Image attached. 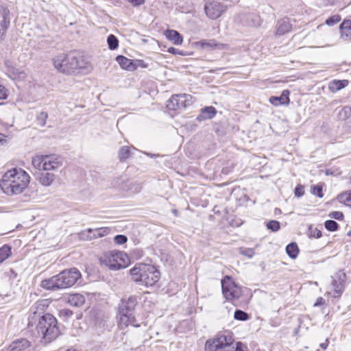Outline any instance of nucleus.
Wrapping results in <instances>:
<instances>
[{
	"label": "nucleus",
	"instance_id": "1",
	"mask_svg": "<svg viewBox=\"0 0 351 351\" xmlns=\"http://www.w3.org/2000/svg\"><path fill=\"white\" fill-rule=\"evenodd\" d=\"M30 176L22 169L7 171L0 180V188L8 195L21 194L28 186Z\"/></svg>",
	"mask_w": 351,
	"mask_h": 351
},
{
	"label": "nucleus",
	"instance_id": "2",
	"mask_svg": "<svg viewBox=\"0 0 351 351\" xmlns=\"http://www.w3.org/2000/svg\"><path fill=\"white\" fill-rule=\"evenodd\" d=\"M137 304L136 297L131 295L128 298L121 300L118 308V326L120 329H125L129 326L134 328L146 326L145 318L139 315H134V311Z\"/></svg>",
	"mask_w": 351,
	"mask_h": 351
},
{
	"label": "nucleus",
	"instance_id": "3",
	"mask_svg": "<svg viewBox=\"0 0 351 351\" xmlns=\"http://www.w3.org/2000/svg\"><path fill=\"white\" fill-rule=\"evenodd\" d=\"M132 281L145 287L154 286L160 279V271L154 265L144 263L136 264L130 270Z\"/></svg>",
	"mask_w": 351,
	"mask_h": 351
},
{
	"label": "nucleus",
	"instance_id": "4",
	"mask_svg": "<svg viewBox=\"0 0 351 351\" xmlns=\"http://www.w3.org/2000/svg\"><path fill=\"white\" fill-rule=\"evenodd\" d=\"M36 330L45 343L56 339L60 334L57 319L49 313L43 315L40 318L36 326Z\"/></svg>",
	"mask_w": 351,
	"mask_h": 351
},
{
	"label": "nucleus",
	"instance_id": "5",
	"mask_svg": "<svg viewBox=\"0 0 351 351\" xmlns=\"http://www.w3.org/2000/svg\"><path fill=\"white\" fill-rule=\"evenodd\" d=\"M69 60H70L69 69L72 75H86L93 69L90 62V57L83 51H72L69 52Z\"/></svg>",
	"mask_w": 351,
	"mask_h": 351
},
{
	"label": "nucleus",
	"instance_id": "6",
	"mask_svg": "<svg viewBox=\"0 0 351 351\" xmlns=\"http://www.w3.org/2000/svg\"><path fill=\"white\" fill-rule=\"evenodd\" d=\"M99 261L111 270L125 268L130 263V258L125 252L115 250L103 253Z\"/></svg>",
	"mask_w": 351,
	"mask_h": 351
},
{
	"label": "nucleus",
	"instance_id": "7",
	"mask_svg": "<svg viewBox=\"0 0 351 351\" xmlns=\"http://www.w3.org/2000/svg\"><path fill=\"white\" fill-rule=\"evenodd\" d=\"M34 168L44 171L56 170L62 165V159L57 155H37L32 158Z\"/></svg>",
	"mask_w": 351,
	"mask_h": 351
},
{
	"label": "nucleus",
	"instance_id": "8",
	"mask_svg": "<svg viewBox=\"0 0 351 351\" xmlns=\"http://www.w3.org/2000/svg\"><path fill=\"white\" fill-rule=\"evenodd\" d=\"M234 339L228 331L219 334L213 340H208L205 345V351H233Z\"/></svg>",
	"mask_w": 351,
	"mask_h": 351
},
{
	"label": "nucleus",
	"instance_id": "9",
	"mask_svg": "<svg viewBox=\"0 0 351 351\" xmlns=\"http://www.w3.org/2000/svg\"><path fill=\"white\" fill-rule=\"evenodd\" d=\"M195 101L193 97L189 94H177L172 95L167 102V108L169 110H178L186 108Z\"/></svg>",
	"mask_w": 351,
	"mask_h": 351
},
{
	"label": "nucleus",
	"instance_id": "10",
	"mask_svg": "<svg viewBox=\"0 0 351 351\" xmlns=\"http://www.w3.org/2000/svg\"><path fill=\"white\" fill-rule=\"evenodd\" d=\"M222 293L226 300L238 299L242 294L241 287L237 285L230 276H226L221 280Z\"/></svg>",
	"mask_w": 351,
	"mask_h": 351
},
{
	"label": "nucleus",
	"instance_id": "11",
	"mask_svg": "<svg viewBox=\"0 0 351 351\" xmlns=\"http://www.w3.org/2000/svg\"><path fill=\"white\" fill-rule=\"evenodd\" d=\"M57 276L60 289H66L75 285L80 278L81 274L76 268L65 269Z\"/></svg>",
	"mask_w": 351,
	"mask_h": 351
},
{
	"label": "nucleus",
	"instance_id": "12",
	"mask_svg": "<svg viewBox=\"0 0 351 351\" xmlns=\"http://www.w3.org/2000/svg\"><path fill=\"white\" fill-rule=\"evenodd\" d=\"M296 21L294 19L285 17L278 20L276 25V36H283L292 31L293 29L300 27L301 25H296Z\"/></svg>",
	"mask_w": 351,
	"mask_h": 351
},
{
	"label": "nucleus",
	"instance_id": "13",
	"mask_svg": "<svg viewBox=\"0 0 351 351\" xmlns=\"http://www.w3.org/2000/svg\"><path fill=\"white\" fill-rule=\"evenodd\" d=\"M53 64L55 69L60 73L72 75V71L69 69L70 60H69V53L58 54L53 58Z\"/></svg>",
	"mask_w": 351,
	"mask_h": 351
},
{
	"label": "nucleus",
	"instance_id": "14",
	"mask_svg": "<svg viewBox=\"0 0 351 351\" xmlns=\"http://www.w3.org/2000/svg\"><path fill=\"white\" fill-rule=\"evenodd\" d=\"M110 232V228L108 227L88 228L80 232L79 236L83 240H93L108 235Z\"/></svg>",
	"mask_w": 351,
	"mask_h": 351
},
{
	"label": "nucleus",
	"instance_id": "15",
	"mask_svg": "<svg viewBox=\"0 0 351 351\" xmlns=\"http://www.w3.org/2000/svg\"><path fill=\"white\" fill-rule=\"evenodd\" d=\"M225 10V6L217 1L208 2L204 5L205 13L211 19L219 18Z\"/></svg>",
	"mask_w": 351,
	"mask_h": 351
},
{
	"label": "nucleus",
	"instance_id": "16",
	"mask_svg": "<svg viewBox=\"0 0 351 351\" xmlns=\"http://www.w3.org/2000/svg\"><path fill=\"white\" fill-rule=\"evenodd\" d=\"M5 73L10 79L13 80L23 81L26 78L27 74L24 70L21 68L16 67L10 60H6L5 62Z\"/></svg>",
	"mask_w": 351,
	"mask_h": 351
},
{
	"label": "nucleus",
	"instance_id": "17",
	"mask_svg": "<svg viewBox=\"0 0 351 351\" xmlns=\"http://www.w3.org/2000/svg\"><path fill=\"white\" fill-rule=\"evenodd\" d=\"M10 11L3 5H0V41H1L10 26Z\"/></svg>",
	"mask_w": 351,
	"mask_h": 351
},
{
	"label": "nucleus",
	"instance_id": "18",
	"mask_svg": "<svg viewBox=\"0 0 351 351\" xmlns=\"http://www.w3.org/2000/svg\"><path fill=\"white\" fill-rule=\"evenodd\" d=\"M62 300L71 306L80 307L85 302V298L80 293L66 294L63 296Z\"/></svg>",
	"mask_w": 351,
	"mask_h": 351
},
{
	"label": "nucleus",
	"instance_id": "19",
	"mask_svg": "<svg viewBox=\"0 0 351 351\" xmlns=\"http://www.w3.org/2000/svg\"><path fill=\"white\" fill-rule=\"evenodd\" d=\"M30 343L25 339L13 341L7 348V351H27Z\"/></svg>",
	"mask_w": 351,
	"mask_h": 351
},
{
	"label": "nucleus",
	"instance_id": "20",
	"mask_svg": "<svg viewBox=\"0 0 351 351\" xmlns=\"http://www.w3.org/2000/svg\"><path fill=\"white\" fill-rule=\"evenodd\" d=\"M289 91L284 90L278 97L272 96L269 98V102L276 106L280 105H287L289 103Z\"/></svg>",
	"mask_w": 351,
	"mask_h": 351
},
{
	"label": "nucleus",
	"instance_id": "21",
	"mask_svg": "<svg viewBox=\"0 0 351 351\" xmlns=\"http://www.w3.org/2000/svg\"><path fill=\"white\" fill-rule=\"evenodd\" d=\"M341 38L345 41L351 38V20H344L339 26Z\"/></svg>",
	"mask_w": 351,
	"mask_h": 351
},
{
	"label": "nucleus",
	"instance_id": "22",
	"mask_svg": "<svg viewBox=\"0 0 351 351\" xmlns=\"http://www.w3.org/2000/svg\"><path fill=\"white\" fill-rule=\"evenodd\" d=\"M57 276H53L50 278L45 279L41 281L40 287L47 290H56L60 289V285L58 282Z\"/></svg>",
	"mask_w": 351,
	"mask_h": 351
},
{
	"label": "nucleus",
	"instance_id": "23",
	"mask_svg": "<svg viewBox=\"0 0 351 351\" xmlns=\"http://www.w3.org/2000/svg\"><path fill=\"white\" fill-rule=\"evenodd\" d=\"M116 60L123 69H125V70H127L129 71H134V60L129 59L123 56H118L116 58Z\"/></svg>",
	"mask_w": 351,
	"mask_h": 351
},
{
	"label": "nucleus",
	"instance_id": "24",
	"mask_svg": "<svg viewBox=\"0 0 351 351\" xmlns=\"http://www.w3.org/2000/svg\"><path fill=\"white\" fill-rule=\"evenodd\" d=\"M165 35L168 40L173 44H182L183 42L182 36L176 30L168 29L165 32Z\"/></svg>",
	"mask_w": 351,
	"mask_h": 351
},
{
	"label": "nucleus",
	"instance_id": "25",
	"mask_svg": "<svg viewBox=\"0 0 351 351\" xmlns=\"http://www.w3.org/2000/svg\"><path fill=\"white\" fill-rule=\"evenodd\" d=\"M55 180V175L49 172H43L40 173L38 180L39 182L45 186H50Z\"/></svg>",
	"mask_w": 351,
	"mask_h": 351
},
{
	"label": "nucleus",
	"instance_id": "26",
	"mask_svg": "<svg viewBox=\"0 0 351 351\" xmlns=\"http://www.w3.org/2000/svg\"><path fill=\"white\" fill-rule=\"evenodd\" d=\"M348 84V81L346 80H334L331 81L328 84V88L329 90L332 92L335 93L338 90H340L341 89L345 88Z\"/></svg>",
	"mask_w": 351,
	"mask_h": 351
},
{
	"label": "nucleus",
	"instance_id": "27",
	"mask_svg": "<svg viewBox=\"0 0 351 351\" xmlns=\"http://www.w3.org/2000/svg\"><path fill=\"white\" fill-rule=\"evenodd\" d=\"M245 25L250 27H257L261 24V18L256 14H247L245 16Z\"/></svg>",
	"mask_w": 351,
	"mask_h": 351
},
{
	"label": "nucleus",
	"instance_id": "28",
	"mask_svg": "<svg viewBox=\"0 0 351 351\" xmlns=\"http://www.w3.org/2000/svg\"><path fill=\"white\" fill-rule=\"evenodd\" d=\"M216 110L213 106L205 107L201 110V114L198 117L199 120L212 119L216 114Z\"/></svg>",
	"mask_w": 351,
	"mask_h": 351
},
{
	"label": "nucleus",
	"instance_id": "29",
	"mask_svg": "<svg viewBox=\"0 0 351 351\" xmlns=\"http://www.w3.org/2000/svg\"><path fill=\"white\" fill-rule=\"evenodd\" d=\"M12 254V248L8 245L0 247V264L8 258Z\"/></svg>",
	"mask_w": 351,
	"mask_h": 351
},
{
	"label": "nucleus",
	"instance_id": "30",
	"mask_svg": "<svg viewBox=\"0 0 351 351\" xmlns=\"http://www.w3.org/2000/svg\"><path fill=\"white\" fill-rule=\"evenodd\" d=\"M286 252L290 258H295L299 252L298 245L295 243L289 244L286 247Z\"/></svg>",
	"mask_w": 351,
	"mask_h": 351
},
{
	"label": "nucleus",
	"instance_id": "31",
	"mask_svg": "<svg viewBox=\"0 0 351 351\" xmlns=\"http://www.w3.org/2000/svg\"><path fill=\"white\" fill-rule=\"evenodd\" d=\"M338 200L340 203L344 204L346 206H351V190L348 192H344L338 196Z\"/></svg>",
	"mask_w": 351,
	"mask_h": 351
},
{
	"label": "nucleus",
	"instance_id": "32",
	"mask_svg": "<svg viewBox=\"0 0 351 351\" xmlns=\"http://www.w3.org/2000/svg\"><path fill=\"white\" fill-rule=\"evenodd\" d=\"M351 116V107L344 106L338 112V119L344 121Z\"/></svg>",
	"mask_w": 351,
	"mask_h": 351
},
{
	"label": "nucleus",
	"instance_id": "33",
	"mask_svg": "<svg viewBox=\"0 0 351 351\" xmlns=\"http://www.w3.org/2000/svg\"><path fill=\"white\" fill-rule=\"evenodd\" d=\"M332 285L335 293L339 295L343 290V280L341 277L339 276L338 280L334 279Z\"/></svg>",
	"mask_w": 351,
	"mask_h": 351
},
{
	"label": "nucleus",
	"instance_id": "34",
	"mask_svg": "<svg viewBox=\"0 0 351 351\" xmlns=\"http://www.w3.org/2000/svg\"><path fill=\"white\" fill-rule=\"evenodd\" d=\"M341 20V17L339 14H334L328 17L325 21V24L329 27H332L339 23Z\"/></svg>",
	"mask_w": 351,
	"mask_h": 351
},
{
	"label": "nucleus",
	"instance_id": "35",
	"mask_svg": "<svg viewBox=\"0 0 351 351\" xmlns=\"http://www.w3.org/2000/svg\"><path fill=\"white\" fill-rule=\"evenodd\" d=\"M168 52L173 53L174 55H179V56H190L193 53L192 51L189 50H184V49H178L176 48H174L173 47H171L168 49Z\"/></svg>",
	"mask_w": 351,
	"mask_h": 351
},
{
	"label": "nucleus",
	"instance_id": "36",
	"mask_svg": "<svg viewBox=\"0 0 351 351\" xmlns=\"http://www.w3.org/2000/svg\"><path fill=\"white\" fill-rule=\"evenodd\" d=\"M130 155V149L129 147L123 146L119 151V157L121 160L128 158Z\"/></svg>",
	"mask_w": 351,
	"mask_h": 351
},
{
	"label": "nucleus",
	"instance_id": "37",
	"mask_svg": "<svg viewBox=\"0 0 351 351\" xmlns=\"http://www.w3.org/2000/svg\"><path fill=\"white\" fill-rule=\"evenodd\" d=\"M234 317L237 320L246 321L249 319V315L243 311L236 310L234 314Z\"/></svg>",
	"mask_w": 351,
	"mask_h": 351
},
{
	"label": "nucleus",
	"instance_id": "38",
	"mask_svg": "<svg viewBox=\"0 0 351 351\" xmlns=\"http://www.w3.org/2000/svg\"><path fill=\"white\" fill-rule=\"evenodd\" d=\"M324 226L328 231L334 232L338 229L339 225L334 220H327L324 223Z\"/></svg>",
	"mask_w": 351,
	"mask_h": 351
},
{
	"label": "nucleus",
	"instance_id": "39",
	"mask_svg": "<svg viewBox=\"0 0 351 351\" xmlns=\"http://www.w3.org/2000/svg\"><path fill=\"white\" fill-rule=\"evenodd\" d=\"M322 232L320 230L315 228H312V226H310L309 228H308V237H313V238H316V239H319L322 237Z\"/></svg>",
	"mask_w": 351,
	"mask_h": 351
},
{
	"label": "nucleus",
	"instance_id": "40",
	"mask_svg": "<svg viewBox=\"0 0 351 351\" xmlns=\"http://www.w3.org/2000/svg\"><path fill=\"white\" fill-rule=\"evenodd\" d=\"M47 117H48V115L46 112H40L37 115L38 124L42 127L45 126L46 124V121H47Z\"/></svg>",
	"mask_w": 351,
	"mask_h": 351
},
{
	"label": "nucleus",
	"instance_id": "41",
	"mask_svg": "<svg viewBox=\"0 0 351 351\" xmlns=\"http://www.w3.org/2000/svg\"><path fill=\"white\" fill-rule=\"evenodd\" d=\"M280 227V223L276 220H271L267 223V228L273 232L278 231Z\"/></svg>",
	"mask_w": 351,
	"mask_h": 351
},
{
	"label": "nucleus",
	"instance_id": "42",
	"mask_svg": "<svg viewBox=\"0 0 351 351\" xmlns=\"http://www.w3.org/2000/svg\"><path fill=\"white\" fill-rule=\"evenodd\" d=\"M240 253L248 258H252L254 255V250L252 248H240Z\"/></svg>",
	"mask_w": 351,
	"mask_h": 351
},
{
	"label": "nucleus",
	"instance_id": "43",
	"mask_svg": "<svg viewBox=\"0 0 351 351\" xmlns=\"http://www.w3.org/2000/svg\"><path fill=\"white\" fill-rule=\"evenodd\" d=\"M311 193L317 195L319 197H322L324 196V194L322 193V187L320 185H315L313 186L311 189Z\"/></svg>",
	"mask_w": 351,
	"mask_h": 351
},
{
	"label": "nucleus",
	"instance_id": "44",
	"mask_svg": "<svg viewBox=\"0 0 351 351\" xmlns=\"http://www.w3.org/2000/svg\"><path fill=\"white\" fill-rule=\"evenodd\" d=\"M304 194V186L301 184H298L295 190H294V195L297 197H300L303 196Z\"/></svg>",
	"mask_w": 351,
	"mask_h": 351
},
{
	"label": "nucleus",
	"instance_id": "45",
	"mask_svg": "<svg viewBox=\"0 0 351 351\" xmlns=\"http://www.w3.org/2000/svg\"><path fill=\"white\" fill-rule=\"evenodd\" d=\"M134 70L138 68H147L148 66V64L142 60H134Z\"/></svg>",
	"mask_w": 351,
	"mask_h": 351
},
{
	"label": "nucleus",
	"instance_id": "46",
	"mask_svg": "<svg viewBox=\"0 0 351 351\" xmlns=\"http://www.w3.org/2000/svg\"><path fill=\"white\" fill-rule=\"evenodd\" d=\"M8 96V89L3 85L0 84V101L7 99Z\"/></svg>",
	"mask_w": 351,
	"mask_h": 351
},
{
	"label": "nucleus",
	"instance_id": "47",
	"mask_svg": "<svg viewBox=\"0 0 351 351\" xmlns=\"http://www.w3.org/2000/svg\"><path fill=\"white\" fill-rule=\"evenodd\" d=\"M329 217L337 220H342L343 219V214L340 211H333L329 214Z\"/></svg>",
	"mask_w": 351,
	"mask_h": 351
},
{
	"label": "nucleus",
	"instance_id": "48",
	"mask_svg": "<svg viewBox=\"0 0 351 351\" xmlns=\"http://www.w3.org/2000/svg\"><path fill=\"white\" fill-rule=\"evenodd\" d=\"M127 241V237L125 235L119 234L114 237V241L118 244H124Z\"/></svg>",
	"mask_w": 351,
	"mask_h": 351
},
{
	"label": "nucleus",
	"instance_id": "49",
	"mask_svg": "<svg viewBox=\"0 0 351 351\" xmlns=\"http://www.w3.org/2000/svg\"><path fill=\"white\" fill-rule=\"evenodd\" d=\"M234 351H249L247 346L241 342H237L236 346H234Z\"/></svg>",
	"mask_w": 351,
	"mask_h": 351
},
{
	"label": "nucleus",
	"instance_id": "50",
	"mask_svg": "<svg viewBox=\"0 0 351 351\" xmlns=\"http://www.w3.org/2000/svg\"><path fill=\"white\" fill-rule=\"evenodd\" d=\"M118 39L112 34H110L107 38V44H118Z\"/></svg>",
	"mask_w": 351,
	"mask_h": 351
},
{
	"label": "nucleus",
	"instance_id": "51",
	"mask_svg": "<svg viewBox=\"0 0 351 351\" xmlns=\"http://www.w3.org/2000/svg\"><path fill=\"white\" fill-rule=\"evenodd\" d=\"M60 316L69 317L73 315V312L69 309H63L60 311Z\"/></svg>",
	"mask_w": 351,
	"mask_h": 351
},
{
	"label": "nucleus",
	"instance_id": "52",
	"mask_svg": "<svg viewBox=\"0 0 351 351\" xmlns=\"http://www.w3.org/2000/svg\"><path fill=\"white\" fill-rule=\"evenodd\" d=\"M129 3H132L134 6H139L144 3L145 0H127Z\"/></svg>",
	"mask_w": 351,
	"mask_h": 351
},
{
	"label": "nucleus",
	"instance_id": "53",
	"mask_svg": "<svg viewBox=\"0 0 351 351\" xmlns=\"http://www.w3.org/2000/svg\"><path fill=\"white\" fill-rule=\"evenodd\" d=\"M324 299L322 298H318L316 302L315 303V306H319L323 304Z\"/></svg>",
	"mask_w": 351,
	"mask_h": 351
},
{
	"label": "nucleus",
	"instance_id": "54",
	"mask_svg": "<svg viewBox=\"0 0 351 351\" xmlns=\"http://www.w3.org/2000/svg\"><path fill=\"white\" fill-rule=\"evenodd\" d=\"M5 136L0 133V145H3L5 143Z\"/></svg>",
	"mask_w": 351,
	"mask_h": 351
},
{
	"label": "nucleus",
	"instance_id": "55",
	"mask_svg": "<svg viewBox=\"0 0 351 351\" xmlns=\"http://www.w3.org/2000/svg\"><path fill=\"white\" fill-rule=\"evenodd\" d=\"M328 340H326V341L324 343H322L320 344V347L322 348H323L324 350H325L328 347Z\"/></svg>",
	"mask_w": 351,
	"mask_h": 351
},
{
	"label": "nucleus",
	"instance_id": "56",
	"mask_svg": "<svg viewBox=\"0 0 351 351\" xmlns=\"http://www.w3.org/2000/svg\"><path fill=\"white\" fill-rule=\"evenodd\" d=\"M46 302V301L45 300H42V301H40L38 302L36 304L39 306H44L45 304V303Z\"/></svg>",
	"mask_w": 351,
	"mask_h": 351
},
{
	"label": "nucleus",
	"instance_id": "57",
	"mask_svg": "<svg viewBox=\"0 0 351 351\" xmlns=\"http://www.w3.org/2000/svg\"><path fill=\"white\" fill-rule=\"evenodd\" d=\"M119 45H108L110 50H115Z\"/></svg>",
	"mask_w": 351,
	"mask_h": 351
},
{
	"label": "nucleus",
	"instance_id": "58",
	"mask_svg": "<svg viewBox=\"0 0 351 351\" xmlns=\"http://www.w3.org/2000/svg\"><path fill=\"white\" fill-rule=\"evenodd\" d=\"M195 44H202V45H204V44H207V43H205V42H196Z\"/></svg>",
	"mask_w": 351,
	"mask_h": 351
},
{
	"label": "nucleus",
	"instance_id": "59",
	"mask_svg": "<svg viewBox=\"0 0 351 351\" xmlns=\"http://www.w3.org/2000/svg\"><path fill=\"white\" fill-rule=\"evenodd\" d=\"M147 154V156H151V157H153V156H154V155H152V154Z\"/></svg>",
	"mask_w": 351,
	"mask_h": 351
},
{
	"label": "nucleus",
	"instance_id": "60",
	"mask_svg": "<svg viewBox=\"0 0 351 351\" xmlns=\"http://www.w3.org/2000/svg\"><path fill=\"white\" fill-rule=\"evenodd\" d=\"M348 236H351V231H350V232L348 233Z\"/></svg>",
	"mask_w": 351,
	"mask_h": 351
}]
</instances>
